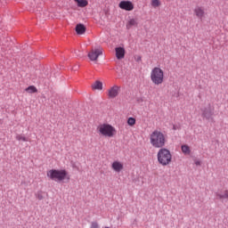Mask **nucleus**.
I'll list each match as a JSON object with an SVG mask.
<instances>
[{"label":"nucleus","mask_w":228,"mask_h":228,"mask_svg":"<svg viewBox=\"0 0 228 228\" xmlns=\"http://www.w3.org/2000/svg\"><path fill=\"white\" fill-rule=\"evenodd\" d=\"M150 142L155 149H163L167 143V135L159 130H154L150 134Z\"/></svg>","instance_id":"f257e3e1"},{"label":"nucleus","mask_w":228,"mask_h":228,"mask_svg":"<svg viewBox=\"0 0 228 228\" xmlns=\"http://www.w3.org/2000/svg\"><path fill=\"white\" fill-rule=\"evenodd\" d=\"M47 177L51 179V181H54L55 183H61V181L70 180V176L69 173L65 169H50L46 173Z\"/></svg>","instance_id":"f03ea898"},{"label":"nucleus","mask_w":228,"mask_h":228,"mask_svg":"<svg viewBox=\"0 0 228 228\" xmlns=\"http://www.w3.org/2000/svg\"><path fill=\"white\" fill-rule=\"evenodd\" d=\"M157 159L159 165L167 167L172 163V153L167 148H161L157 154Z\"/></svg>","instance_id":"7ed1b4c3"},{"label":"nucleus","mask_w":228,"mask_h":228,"mask_svg":"<svg viewBox=\"0 0 228 228\" xmlns=\"http://www.w3.org/2000/svg\"><path fill=\"white\" fill-rule=\"evenodd\" d=\"M151 80L153 85H163V81H165V72L163 69L158 67L153 68L151 72Z\"/></svg>","instance_id":"20e7f679"},{"label":"nucleus","mask_w":228,"mask_h":228,"mask_svg":"<svg viewBox=\"0 0 228 228\" xmlns=\"http://www.w3.org/2000/svg\"><path fill=\"white\" fill-rule=\"evenodd\" d=\"M97 131L100 133V134L102 136H108V138H112V136H114L115 133L117 132L115 127L108 124H102L98 126Z\"/></svg>","instance_id":"39448f33"},{"label":"nucleus","mask_w":228,"mask_h":228,"mask_svg":"<svg viewBox=\"0 0 228 228\" xmlns=\"http://www.w3.org/2000/svg\"><path fill=\"white\" fill-rule=\"evenodd\" d=\"M101 55H102V47L94 48L88 53V58L91 61H97Z\"/></svg>","instance_id":"423d86ee"},{"label":"nucleus","mask_w":228,"mask_h":228,"mask_svg":"<svg viewBox=\"0 0 228 228\" xmlns=\"http://www.w3.org/2000/svg\"><path fill=\"white\" fill-rule=\"evenodd\" d=\"M202 117L207 120H213V115H215V109L211 108L210 105L201 110Z\"/></svg>","instance_id":"0eeeda50"},{"label":"nucleus","mask_w":228,"mask_h":228,"mask_svg":"<svg viewBox=\"0 0 228 228\" xmlns=\"http://www.w3.org/2000/svg\"><path fill=\"white\" fill-rule=\"evenodd\" d=\"M118 6L121 10H126V12H133L134 10V5L131 1H121Z\"/></svg>","instance_id":"6e6552de"},{"label":"nucleus","mask_w":228,"mask_h":228,"mask_svg":"<svg viewBox=\"0 0 228 228\" xmlns=\"http://www.w3.org/2000/svg\"><path fill=\"white\" fill-rule=\"evenodd\" d=\"M111 168L116 172L117 174H119V172H122L124 170V164L118 160H115L111 164Z\"/></svg>","instance_id":"1a4fd4ad"},{"label":"nucleus","mask_w":228,"mask_h":228,"mask_svg":"<svg viewBox=\"0 0 228 228\" xmlns=\"http://www.w3.org/2000/svg\"><path fill=\"white\" fill-rule=\"evenodd\" d=\"M120 91V87L118 86H114L109 89L108 95L110 99H115L118 95V92Z\"/></svg>","instance_id":"9d476101"},{"label":"nucleus","mask_w":228,"mask_h":228,"mask_svg":"<svg viewBox=\"0 0 228 228\" xmlns=\"http://www.w3.org/2000/svg\"><path fill=\"white\" fill-rule=\"evenodd\" d=\"M194 13L198 19H202L206 15V12H204V8L200 6H197L194 9Z\"/></svg>","instance_id":"9b49d317"},{"label":"nucleus","mask_w":228,"mask_h":228,"mask_svg":"<svg viewBox=\"0 0 228 228\" xmlns=\"http://www.w3.org/2000/svg\"><path fill=\"white\" fill-rule=\"evenodd\" d=\"M124 56H126V50L124 47H117L116 48V58L118 60L124 59Z\"/></svg>","instance_id":"f8f14e48"},{"label":"nucleus","mask_w":228,"mask_h":228,"mask_svg":"<svg viewBox=\"0 0 228 228\" xmlns=\"http://www.w3.org/2000/svg\"><path fill=\"white\" fill-rule=\"evenodd\" d=\"M138 26V20L136 19H130L126 23V28L131 29V28H136Z\"/></svg>","instance_id":"ddd939ff"},{"label":"nucleus","mask_w":228,"mask_h":228,"mask_svg":"<svg viewBox=\"0 0 228 228\" xmlns=\"http://www.w3.org/2000/svg\"><path fill=\"white\" fill-rule=\"evenodd\" d=\"M76 31L77 35H84V33L86 31V28L83 24H77L76 26Z\"/></svg>","instance_id":"4468645a"},{"label":"nucleus","mask_w":228,"mask_h":228,"mask_svg":"<svg viewBox=\"0 0 228 228\" xmlns=\"http://www.w3.org/2000/svg\"><path fill=\"white\" fill-rule=\"evenodd\" d=\"M181 149H182V152L185 156H189V154H191V150L190 149V146H188V144H183L181 146Z\"/></svg>","instance_id":"2eb2a0df"},{"label":"nucleus","mask_w":228,"mask_h":228,"mask_svg":"<svg viewBox=\"0 0 228 228\" xmlns=\"http://www.w3.org/2000/svg\"><path fill=\"white\" fill-rule=\"evenodd\" d=\"M92 89L93 90H102V82L96 80L93 85H92Z\"/></svg>","instance_id":"dca6fc26"},{"label":"nucleus","mask_w":228,"mask_h":228,"mask_svg":"<svg viewBox=\"0 0 228 228\" xmlns=\"http://www.w3.org/2000/svg\"><path fill=\"white\" fill-rule=\"evenodd\" d=\"M75 3L77 4L79 8H85L86 6H88V1L86 0H75Z\"/></svg>","instance_id":"f3484780"},{"label":"nucleus","mask_w":228,"mask_h":228,"mask_svg":"<svg viewBox=\"0 0 228 228\" xmlns=\"http://www.w3.org/2000/svg\"><path fill=\"white\" fill-rule=\"evenodd\" d=\"M216 197L221 200L228 199V190H225L224 192H217Z\"/></svg>","instance_id":"a211bd4d"},{"label":"nucleus","mask_w":228,"mask_h":228,"mask_svg":"<svg viewBox=\"0 0 228 228\" xmlns=\"http://www.w3.org/2000/svg\"><path fill=\"white\" fill-rule=\"evenodd\" d=\"M25 92H28V94H37V90L35 86H30L25 89Z\"/></svg>","instance_id":"6ab92c4d"},{"label":"nucleus","mask_w":228,"mask_h":228,"mask_svg":"<svg viewBox=\"0 0 228 228\" xmlns=\"http://www.w3.org/2000/svg\"><path fill=\"white\" fill-rule=\"evenodd\" d=\"M16 140H18V142H28V138L25 137L24 134H17Z\"/></svg>","instance_id":"aec40b11"},{"label":"nucleus","mask_w":228,"mask_h":228,"mask_svg":"<svg viewBox=\"0 0 228 228\" xmlns=\"http://www.w3.org/2000/svg\"><path fill=\"white\" fill-rule=\"evenodd\" d=\"M127 124L130 126V127H133L136 124V118H128Z\"/></svg>","instance_id":"412c9836"},{"label":"nucleus","mask_w":228,"mask_h":228,"mask_svg":"<svg viewBox=\"0 0 228 228\" xmlns=\"http://www.w3.org/2000/svg\"><path fill=\"white\" fill-rule=\"evenodd\" d=\"M161 5V2H159V0H151V6H153V8H158V6Z\"/></svg>","instance_id":"4be33fe9"},{"label":"nucleus","mask_w":228,"mask_h":228,"mask_svg":"<svg viewBox=\"0 0 228 228\" xmlns=\"http://www.w3.org/2000/svg\"><path fill=\"white\" fill-rule=\"evenodd\" d=\"M36 198H37L38 200H44V192H42V191H37Z\"/></svg>","instance_id":"5701e85b"},{"label":"nucleus","mask_w":228,"mask_h":228,"mask_svg":"<svg viewBox=\"0 0 228 228\" xmlns=\"http://www.w3.org/2000/svg\"><path fill=\"white\" fill-rule=\"evenodd\" d=\"M90 228H100L99 223H97V222H95V221H94V222H92Z\"/></svg>","instance_id":"b1692460"},{"label":"nucleus","mask_w":228,"mask_h":228,"mask_svg":"<svg viewBox=\"0 0 228 228\" xmlns=\"http://www.w3.org/2000/svg\"><path fill=\"white\" fill-rule=\"evenodd\" d=\"M8 45H9L8 44L3 43V46H0V51L2 53H4V50H5L6 47H8Z\"/></svg>","instance_id":"393cba45"},{"label":"nucleus","mask_w":228,"mask_h":228,"mask_svg":"<svg viewBox=\"0 0 228 228\" xmlns=\"http://www.w3.org/2000/svg\"><path fill=\"white\" fill-rule=\"evenodd\" d=\"M134 61H137V62L142 61V56H140V55H134Z\"/></svg>","instance_id":"a878e982"},{"label":"nucleus","mask_w":228,"mask_h":228,"mask_svg":"<svg viewBox=\"0 0 228 228\" xmlns=\"http://www.w3.org/2000/svg\"><path fill=\"white\" fill-rule=\"evenodd\" d=\"M194 163H195V165H196L197 167H200V165H201L200 160H195Z\"/></svg>","instance_id":"bb28decb"},{"label":"nucleus","mask_w":228,"mask_h":228,"mask_svg":"<svg viewBox=\"0 0 228 228\" xmlns=\"http://www.w3.org/2000/svg\"><path fill=\"white\" fill-rule=\"evenodd\" d=\"M173 129L175 131V129H176V128H175V126H173Z\"/></svg>","instance_id":"cd10ccee"}]
</instances>
